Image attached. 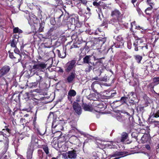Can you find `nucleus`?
I'll return each mask as SVG.
<instances>
[{
	"mask_svg": "<svg viewBox=\"0 0 159 159\" xmlns=\"http://www.w3.org/2000/svg\"><path fill=\"white\" fill-rule=\"evenodd\" d=\"M47 64L43 62H35L33 65H29V70L33 74H36V82L37 84H40L43 80V77L39 75L38 73L40 72H44V69L46 68Z\"/></svg>",
	"mask_w": 159,
	"mask_h": 159,
	"instance_id": "obj_1",
	"label": "nucleus"
},
{
	"mask_svg": "<svg viewBox=\"0 0 159 159\" xmlns=\"http://www.w3.org/2000/svg\"><path fill=\"white\" fill-rule=\"evenodd\" d=\"M116 119L118 120L123 123L127 126H130L133 124V118L131 117L128 113H127L124 115L120 114L116 116Z\"/></svg>",
	"mask_w": 159,
	"mask_h": 159,
	"instance_id": "obj_2",
	"label": "nucleus"
},
{
	"mask_svg": "<svg viewBox=\"0 0 159 159\" xmlns=\"http://www.w3.org/2000/svg\"><path fill=\"white\" fill-rule=\"evenodd\" d=\"M106 37L102 38L99 37L98 38H95L93 41L91 42V43H93V45L95 48H93L94 49H102L101 48L102 45H103L106 41Z\"/></svg>",
	"mask_w": 159,
	"mask_h": 159,
	"instance_id": "obj_3",
	"label": "nucleus"
},
{
	"mask_svg": "<svg viewBox=\"0 0 159 159\" xmlns=\"http://www.w3.org/2000/svg\"><path fill=\"white\" fill-rule=\"evenodd\" d=\"M38 139L37 136L33 134L31 137V142L29 144L28 148L34 150L38 148Z\"/></svg>",
	"mask_w": 159,
	"mask_h": 159,
	"instance_id": "obj_4",
	"label": "nucleus"
},
{
	"mask_svg": "<svg viewBox=\"0 0 159 159\" xmlns=\"http://www.w3.org/2000/svg\"><path fill=\"white\" fill-rule=\"evenodd\" d=\"M143 43V41L141 39H138L136 40L134 42L133 45L134 47V50L135 51H138V48L140 47L143 49L144 48H145L146 49H148V47L147 45H146L145 46H141L140 44Z\"/></svg>",
	"mask_w": 159,
	"mask_h": 159,
	"instance_id": "obj_5",
	"label": "nucleus"
},
{
	"mask_svg": "<svg viewBox=\"0 0 159 159\" xmlns=\"http://www.w3.org/2000/svg\"><path fill=\"white\" fill-rule=\"evenodd\" d=\"M76 62V60H73L68 62L66 64V68L65 69V71L67 72H70L75 67Z\"/></svg>",
	"mask_w": 159,
	"mask_h": 159,
	"instance_id": "obj_6",
	"label": "nucleus"
},
{
	"mask_svg": "<svg viewBox=\"0 0 159 159\" xmlns=\"http://www.w3.org/2000/svg\"><path fill=\"white\" fill-rule=\"evenodd\" d=\"M122 22V19H117L116 18H113L110 21V24L114 25L116 28H119L120 27V23Z\"/></svg>",
	"mask_w": 159,
	"mask_h": 159,
	"instance_id": "obj_7",
	"label": "nucleus"
},
{
	"mask_svg": "<svg viewBox=\"0 0 159 159\" xmlns=\"http://www.w3.org/2000/svg\"><path fill=\"white\" fill-rule=\"evenodd\" d=\"M10 67L8 66H3L0 70V78L7 74L10 71Z\"/></svg>",
	"mask_w": 159,
	"mask_h": 159,
	"instance_id": "obj_8",
	"label": "nucleus"
},
{
	"mask_svg": "<svg viewBox=\"0 0 159 159\" xmlns=\"http://www.w3.org/2000/svg\"><path fill=\"white\" fill-rule=\"evenodd\" d=\"M73 107L75 112L78 115H80L81 113V108L80 105L77 102L73 103Z\"/></svg>",
	"mask_w": 159,
	"mask_h": 159,
	"instance_id": "obj_9",
	"label": "nucleus"
},
{
	"mask_svg": "<svg viewBox=\"0 0 159 159\" xmlns=\"http://www.w3.org/2000/svg\"><path fill=\"white\" fill-rule=\"evenodd\" d=\"M111 16L113 18L122 19V14L120 11L117 9H115L112 11L111 13Z\"/></svg>",
	"mask_w": 159,
	"mask_h": 159,
	"instance_id": "obj_10",
	"label": "nucleus"
},
{
	"mask_svg": "<svg viewBox=\"0 0 159 159\" xmlns=\"http://www.w3.org/2000/svg\"><path fill=\"white\" fill-rule=\"evenodd\" d=\"M69 140L71 143L77 145L78 146H80V141L77 137L75 136H72L70 138Z\"/></svg>",
	"mask_w": 159,
	"mask_h": 159,
	"instance_id": "obj_11",
	"label": "nucleus"
},
{
	"mask_svg": "<svg viewBox=\"0 0 159 159\" xmlns=\"http://www.w3.org/2000/svg\"><path fill=\"white\" fill-rule=\"evenodd\" d=\"M56 52L57 53V55L59 57L62 58H65L66 56V48H63L62 51L61 52L59 50L57 49L56 50Z\"/></svg>",
	"mask_w": 159,
	"mask_h": 159,
	"instance_id": "obj_12",
	"label": "nucleus"
},
{
	"mask_svg": "<svg viewBox=\"0 0 159 159\" xmlns=\"http://www.w3.org/2000/svg\"><path fill=\"white\" fill-rule=\"evenodd\" d=\"M75 76L76 74L75 72H71L68 76L66 81L69 83H71L75 78Z\"/></svg>",
	"mask_w": 159,
	"mask_h": 159,
	"instance_id": "obj_13",
	"label": "nucleus"
},
{
	"mask_svg": "<svg viewBox=\"0 0 159 159\" xmlns=\"http://www.w3.org/2000/svg\"><path fill=\"white\" fill-rule=\"evenodd\" d=\"M67 153L68 157L70 159H75L76 158L77 155L75 151L73 150L69 151Z\"/></svg>",
	"mask_w": 159,
	"mask_h": 159,
	"instance_id": "obj_14",
	"label": "nucleus"
},
{
	"mask_svg": "<svg viewBox=\"0 0 159 159\" xmlns=\"http://www.w3.org/2000/svg\"><path fill=\"white\" fill-rule=\"evenodd\" d=\"M14 52L15 53L16 57H17L18 58V61L17 62H20L21 60L22 56H24V55L20 54V52L19 49L16 48H15L14 50Z\"/></svg>",
	"mask_w": 159,
	"mask_h": 159,
	"instance_id": "obj_15",
	"label": "nucleus"
},
{
	"mask_svg": "<svg viewBox=\"0 0 159 159\" xmlns=\"http://www.w3.org/2000/svg\"><path fill=\"white\" fill-rule=\"evenodd\" d=\"M34 150L28 148L27 152V159H31Z\"/></svg>",
	"mask_w": 159,
	"mask_h": 159,
	"instance_id": "obj_16",
	"label": "nucleus"
},
{
	"mask_svg": "<svg viewBox=\"0 0 159 159\" xmlns=\"http://www.w3.org/2000/svg\"><path fill=\"white\" fill-rule=\"evenodd\" d=\"M150 7H148L145 10V12L146 14L150 15L151 13V11L152 9L153 8V7L154 6V4L153 3H151V5H149Z\"/></svg>",
	"mask_w": 159,
	"mask_h": 159,
	"instance_id": "obj_17",
	"label": "nucleus"
},
{
	"mask_svg": "<svg viewBox=\"0 0 159 159\" xmlns=\"http://www.w3.org/2000/svg\"><path fill=\"white\" fill-rule=\"evenodd\" d=\"M91 56L90 55L86 56L83 58V62L84 63H87L88 64H90V59Z\"/></svg>",
	"mask_w": 159,
	"mask_h": 159,
	"instance_id": "obj_18",
	"label": "nucleus"
},
{
	"mask_svg": "<svg viewBox=\"0 0 159 159\" xmlns=\"http://www.w3.org/2000/svg\"><path fill=\"white\" fill-rule=\"evenodd\" d=\"M70 125L71 126L72 130L75 131L77 130L76 126L77 125V122L75 121H72L70 122Z\"/></svg>",
	"mask_w": 159,
	"mask_h": 159,
	"instance_id": "obj_19",
	"label": "nucleus"
},
{
	"mask_svg": "<svg viewBox=\"0 0 159 159\" xmlns=\"http://www.w3.org/2000/svg\"><path fill=\"white\" fill-rule=\"evenodd\" d=\"M128 137V134L125 132H123L121 134V141L124 142Z\"/></svg>",
	"mask_w": 159,
	"mask_h": 159,
	"instance_id": "obj_20",
	"label": "nucleus"
},
{
	"mask_svg": "<svg viewBox=\"0 0 159 159\" xmlns=\"http://www.w3.org/2000/svg\"><path fill=\"white\" fill-rule=\"evenodd\" d=\"M128 96L129 97V98L131 99V101H134L136 97V96L134 93L131 92L129 93Z\"/></svg>",
	"mask_w": 159,
	"mask_h": 159,
	"instance_id": "obj_21",
	"label": "nucleus"
},
{
	"mask_svg": "<svg viewBox=\"0 0 159 159\" xmlns=\"http://www.w3.org/2000/svg\"><path fill=\"white\" fill-rule=\"evenodd\" d=\"M86 67L85 69V71L86 72H89L93 69V66H91L90 64H88L85 65Z\"/></svg>",
	"mask_w": 159,
	"mask_h": 159,
	"instance_id": "obj_22",
	"label": "nucleus"
},
{
	"mask_svg": "<svg viewBox=\"0 0 159 159\" xmlns=\"http://www.w3.org/2000/svg\"><path fill=\"white\" fill-rule=\"evenodd\" d=\"M58 121L54 120L52 123V128H55L56 127H57L61 126L60 125H58Z\"/></svg>",
	"mask_w": 159,
	"mask_h": 159,
	"instance_id": "obj_23",
	"label": "nucleus"
},
{
	"mask_svg": "<svg viewBox=\"0 0 159 159\" xmlns=\"http://www.w3.org/2000/svg\"><path fill=\"white\" fill-rule=\"evenodd\" d=\"M37 20V18L36 16H30V20H29V23L32 24L35 23L36 21Z\"/></svg>",
	"mask_w": 159,
	"mask_h": 159,
	"instance_id": "obj_24",
	"label": "nucleus"
},
{
	"mask_svg": "<svg viewBox=\"0 0 159 159\" xmlns=\"http://www.w3.org/2000/svg\"><path fill=\"white\" fill-rule=\"evenodd\" d=\"M52 144L53 147L55 148H60V146H59V143L57 140L53 141L52 143Z\"/></svg>",
	"mask_w": 159,
	"mask_h": 159,
	"instance_id": "obj_25",
	"label": "nucleus"
},
{
	"mask_svg": "<svg viewBox=\"0 0 159 159\" xmlns=\"http://www.w3.org/2000/svg\"><path fill=\"white\" fill-rule=\"evenodd\" d=\"M42 148H43L46 154L48 155L49 153V149L47 145H42Z\"/></svg>",
	"mask_w": 159,
	"mask_h": 159,
	"instance_id": "obj_26",
	"label": "nucleus"
},
{
	"mask_svg": "<svg viewBox=\"0 0 159 159\" xmlns=\"http://www.w3.org/2000/svg\"><path fill=\"white\" fill-rule=\"evenodd\" d=\"M116 39L118 41H119L120 43V45L122 46L124 44V42L123 39L121 36H119L117 37Z\"/></svg>",
	"mask_w": 159,
	"mask_h": 159,
	"instance_id": "obj_27",
	"label": "nucleus"
},
{
	"mask_svg": "<svg viewBox=\"0 0 159 159\" xmlns=\"http://www.w3.org/2000/svg\"><path fill=\"white\" fill-rule=\"evenodd\" d=\"M135 60L137 62L139 63L142 59V57L139 55H136L134 56Z\"/></svg>",
	"mask_w": 159,
	"mask_h": 159,
	"instance_id": "obj_28",
	"label": "nucleus"
},
{
	"mask_svg": "<svg viewBox=\"0 0 159 159\" xmlns=\"http://www.w3.org/2000/svg\"><path fill=\"white\" fill-rule=\"evenodd\" d=\"M128 99V97H122L120 100L118 101V102H120L122 104H123L124 103H126V102L127 99Z\"/></svg>",
	"mask_w": 159,
	"mask_h": 159,
	"instance_id": "obj_29",
	"label": "nucleus"
},
{
	"mask_svg": "<svg viewBox=\"0 0 159 159\" xmlns=\"http://www.w3.org/2000/svg\"><path fill=\"white\" fill-rule=\"evenodd\" d=\"M37 83L34 82L29 83L28 86L30 88H35L37 87Z\"/></svg>",
	"mask_w": 159,
	"mask_h": 159,
	"instance_id": "obj_30",
	"label": "nucleus"
},
{
	"mask_svg": "<svg viewBox=\"0 0 159 159\" xmlns=\"http://www.w3.org/2000/svg\"><path fill=\"white\" fill-rule=\"evenodd\" d=\"M68 94L69 95L74 97L76 95V92L74 90L71 89L69 91Z\"/></svg>",
	"mask_w": 159,
	"mask_h": 159,
	"instance_id": "obj_31",
	"label": "nucleus"
},
{
	"mask_svg": "<svg viewBox=\"0 0 159 159\" xmlns=\"http://www.w3.org/2000/svg\"><path fill=\"white\" fill-rule=\"evenodd\" d=\"M116 143L114 142H111L110 144H107V146L109 147L110 148H115L116 146L115 145Z\"/></svg>",
	"mask_w": 159,
	"mask_h": 159,
	"instance_id": "obj_32",
	"label": "nucleus"
},
{
	"mask_svg": "<svg viewBox=\"0 0 159 159\" xmlns=\"http://www.w3.org/2000/svg\"><path fill=\"white\" fill-rule=\"evenodd\" d=\"M76 1L77 2L78 4H80L82 3L85 5L87 2V1L86 0H76Z\"/></svg>",
	"mask_w": 159,
	"mask_h": 159,
	"instance_id": "obj_33",
	"label": "nucleus"
},
{
	"mask_svg": "<svg viewBox=\"0 0 159 159\" xmlns=\"http://www.w3.org/2000/svg\"><path fill=\"white\" fill-rule=\"evenodd\" d=\"M155 118L153 115L151 116H150L148 119V121L149 123H155V120H154L153 118Z\"/></svg>",
	"mask_w": 159,
	"mask_h": 159,
	"instance_id": "obj_34",
	"label": "nucleus"
},
{
	"mask_svg": "<svg viewBox=\"0 0 159 159\" xmlns=\"http://www.w3.org/2000/svg\"><path fill=\"white\" fill-rule=\"evenodd\" d=\"M83 108L85 111H90L91 110V107L89 105L84 104L83 106Z\"/></svg>",
	"mask_w": 159,
	"mask_h": 159,
	"instance_id": "obj_35",
	"label": "nucleus"
},
{
	"mask_svg": "<svg viewBox=\"0 0 159 159\" xmlns=\"http://www.w3.org/2000/svg\"><path fill=\"white\" fill-rule=\"evenodd\" d=\"M22 32V31L19 29V28L17 27H15L13 29V33H21Z\"/></svg>",
	"mask_w": 159,
	"mask_h": 159,
	"instance_id": "obj_36",
	"label": "nucleus"
},
{
	"mask_svg": "<svg viewBox=\"0 0 159 159\" xmlns=\"http://www.w3.org/2000/svg\"><path fill=\"white\" fill-rule=\"evenodd\" d=\"M107 106L105 104H104L102 103H101L98 104V107L100 109L104 108L105 109L106 107Z\"/></svg>",
	"mask_w": 159,
	"mask_h": 159,
	"instance_id": "obj_37",
	"label": "nucleus"
},
{
	"mask_svg": "<svg viewBox=\"0 0 159 159\" xmlns=\"http://www.w3.org/2000/svg\"><path fill=\"white\" fill-rule=\"evenodd\" d=\"M8 53L9 54V56L11 58L15 59L17 58V57H16V56H15V54L14 55L13 52H11L10 51H9Z\"/></svg>",
	"mask_w": 159,
	"mask_h": 159,
	"instance_id": "obj_38",
	"label": "nucleus"
},
{
	"mask_svg": "<svg viewBox=\"0 0 159 159\" xmlns=\"http://www.w3.org/2000/svg\"><path fill=\"white\" fill-rule=\"evenodd\" d=\"M16 41H15V39H13L11 43V46L12 47L15 48L16 47Z\"/></svg>",
	"mask_w": 159,
	"mask_h": 159,
	"instance_id": "obj_39",
	"label": "nucleus"
},
{
	"mask_svg": "<svg viewBox=\"0 0 159 159\" xmlns=\"http://www.w3.org/2000/svg\"><path fill=\"white\" fill-rule=\"evenodd\" d=\"M58 13H59V14H60V15L58 17L56 18V19H57V20L58 21H60V19L61 18V17L63 16V12L62 11H59L58 12Z\"/></svg>",
	"mask_w": 159,
	"mask_h": 159,
	"instance_id": "obj_40",
	"label": "nucleus"
},
{
	"mask_svg": "<svg viewBox=\"0 0 159 159\" xmlns=\"http://www.w3.org/2000/svg\"><path fill=\"white\" fill-rule=\"evenodd\" d=\"M44 28V25L42 23H40L39 24V28L38 31L39 32H41L43 30V28Z\"/></svg>",
	"mask_w": 159,
	"mask_h": 159,
	"instance_id": "obj_41",
	"label": "nucleus"
},
{
	"mask_svg": "<svg viewBox=\"0 0 159 159\" xmlns=\"http://www.w3.org/2000/svg\"><path fill=\"white\" fill-rule=\"evenodd\" d=\"M38 154L39 157L41 158L42 159L43 157V152L41 150H39L38 151Z\"/></svg>",
	"mask_w": 159,
	"mask_h": 159,
	"instance_id": "obj_42",
	"label": "nucleus"
},
{
	"mask_svg": "<svg viewBox=\"0 0 159 159\" xmlns=\"http://www.w3.org/2000/svg\"><path fill=\"white\" fill-rule=\"evenodd\" d=\"M119 5L121 8L123 9H126L127 8V5H126L125 3L121 4L120 3H119Z\"/></svg>",
	"mask_w": 159,
	"mask_h": 159,
	"instance_id": "obj_43",
	"label": "nucleus"
},
{
	"mask_svg": "<svg viewBox=\"0 0 159 159\" xmlns=\"http://www.w3.org/2000/svg\"><path fill=\"white\" fill-rule=\"evenodd\" d=\"M153 80L154 83L159 84V77H155L153 78Z\"/></svg>",
	"mask_w": 159,
	"mask_h": 159,
	"instance_id": "obj_44",
	"label": "nucleus"
},
{
	"mask_svg": "<svg viewBox=\"0 0 159 159\" xmlns=\"http://www.w3.org/2000/svg\"><path fill=\"white\" fill-rule=\"evenodd\" d=\"M98 63H99V62L97 61L95 63L94 62H91V63H90V65H92L95 68H97V66L99 65V64H98Z\"/></svg>",
	"mask_w": 159,
	"mask_h": 159,
	"instance_id": "obj_45",
	"label": "nucleus"
},
{
	"mask_svg": "<svg viewBox=\"0 0 159 159\" xmlns=\"http://www.w3.org/2000/svg\"><path fill=\"white\" fill-rule=\"evenodd\" d=\"M56 3L55 6H58L60 5L61 4L62 1L61 0H55Z\"/></svg>",
	"mask_w": 159,
	"mask_h": 159,
	"instance_id": "obj_46",
	"label": "nucleus"
},
{
	"mask_svg": "<svg viewBox=\"0 0 159 159\" xmlns=\"http://www.w3.org/2000/svg\"><path fill=\"white\" fill-rule=\"evenodd\" d=\"M152 115L153 116H154V117L155 118H158L159 117V110H158L156 113H153Z\"/></svg>",
	"mask_w": 159,
	"mask_h": 159,
	"instance_id": "obj_47",
	"label": "nucleus"
},
{
	"mask_svg": "<svg viewBox=\"0 0 159 159\" xmlns=\"http://www.w3.org/2000/svg\"><path fill=\"white\" fill-rule=\"evenodd\" d=\"M90 159H99L98 157L97 156L96 154L95 153L91 157Z\"/></svg>",
	"mask_w": 159,
	"mask_h": 159,
	"instance_id": "obj_48",
	"label": "nucleus"
},
{
	"mask_svg": "<svg viewBox=\"0 0 159 159\" xmlns=\"http://www.w3.org/2000/svg\"><path fill=\"white\" fill-rule=\"evenodd\" d=\"M136 29L139 30L142 29L143 30H146V29H144L142 27H140L139 26H136Z\"/></svg>",
	"mask_w": 159,
	"mask_h": 159,
	"instance_id": "obj_49",
	"label": "nucleus"
},
{
	"mask_svg": "<svg viewBox=\"0 0 159 159\" xmlns=\"http://www.w3.org/2000/svg\"><path fill=\"white\" fill-rule=\"evenodd\" d=\"M3 159H11V158L9 155H7L5 154L3 156Z\"/></svg>",
	"mask_w": 159,
	"mask_h": 159,
	"instance_id": "obj_50",
	"label": "nucleus"
},
{
	"mask_svg": "<svg viewBox=\"0 0 159 159\" xmlns=\"http://www.w3.org/2000/svg\"><path fill=\"white\" fill-rule=\"evenodd\" d=\"M2 133L0 132V141L2 142L3 141V140L4 139V136L2 134Z\"/></svg>",
	"mask_w": 159,
	"mask_h": 159,
	"instance_id": "obj_51",
	"label": "nucleus"
},
{
	"mask_svg": "<svg viewBox=\"0 0 159 159\" xmlns=\"http://www.w3.org/2000/svg\"><path fill=\"white\" fill-rule=\"evenodd\" d=\"M53 29L51 28L48 31V34L49 35H52V32L53 31Z\"/></svg>",
	"mask_w": 159,
	"mask_h": 159,
	"instance_id": "obj_52",
	"label": "nucleus"
},
{
	"mask_svg": "<svg viewBox=\"0 0 159 159\" xmlns=\"http://www.w3.org/2000/svg\"><path fill=\"white\" fill-rule=\"evenodd\" d=\"M115 1L118 4L119 3H120L121 4L124 3L123 1V0H116Z\"/></svg>",
	"mask_w": 159,
	"mask_h": 159,
	"instance_id": "obj_53",
	"label": "nucleus"
},
{
	"mask_svg": "<svg viewBox=\"0 0 159 159\" xmlns=\"http://www.w3.org/2000/svg\"><path fill=\"white\" fill-rule=\"evenodd\" d=\"M116 94V92H114L113 93H111V95L109 96L110 98L113 97Z\"/></svg>",
	"mask_w": 159,
	"mask_h": 159,
	"instance_id": "obj_54",
	"label": "nucleus"
},
{
	"mask_svg": "<svg viewBox=\"0 0 159 159\" xmlns=\"http://www.w3.org/2000/svg\"><path fill=\"white\" fill-rule=\"evenodd\" d=\"M93 4L94 6H98L99 5V4L98 2H93Z\"/></svg>",
	"mask_w": 159,
	"mask_h": 159,
	"instance_id": "obj_55",
	"label": "nucleus"
},
{
	"mask_svg": "<svg viewBox=\"0 0 159 159\" xmlns=\"http://www.w3.org/2000/svg\"><path fill=\"white\" fill-rule=\"evenodd\" d=\"M98 14L99 18L101 20V15L102 16V13L101 12V11H100V12L98 13Z\"/></svg>",
	"mask_w": 159,
	"mask_h": 159,
	"instance_id": "obj_56",
	"label": "nucleus"
},
{
	"mask_svg": "<svg viewBox=\"0 0 159 159\" xmlns=\"http://www.w3.org/2000/svg\"><path fill=\"white\" fill-rule=\"evenodd\" d=\"M72 96H71L70 95H69L68 94V99L70 101H71V102H72L71 101V99H72Z\"/></svg>",
	"mask_w": 159,
	"mask_h": 159,
	"instance_id": "obj_57",
	"label": "nucleus"
},
{
	"mask_svg": "<svg viewBox=\"0 0 159 159\" xmlns=\"http://www.w3.org/2000/svg\"><path fill=\"white\" fill-rule=\"evenodd\" d=\"M135 21H133L131 23V29L133 28V25H135Z\"/></svg>",
	"mask_w": 159,
	"mask_h": 159,
	"instance_id": "obj_58",
	"label": "nucleus"
},
{
	"mask_svg": "<svg viewBox=\"0 0 159 159\" xmlns=\"http://www.w3.org/2000/svg\"><path fill=\"white\" fill-rule=\"evenodd\" d=\"M101 59L102 58H100V59H98V61H97L98 62H99V63H98L99 65H100L102 63V61Z\"/></svg>",
	"mask_w": 159,
	"mask_h": 159,
	"instance_id": "obj_59",
	"label": "nucleus"
},
{
	"mask_svg": "<svg viewBox=\"0 0 159 159\" xmlns=\"http://www.w3.org/2000/svg\"><path fill=\"white\" fill-rule=\"evenodd\" d=\"M145 148L148 149V150H150V146L149 145H147L145 146Z\"/></svg>",
	"mask_w": 159,
	"mask_h": 159,
	"instance_id": "obj_60",
	"label": "nucleus"
},
{
	"mask_svg": "<svg viewBox=\"0 0 159 159\" xmlns=\"http://www.w3.org/2000/svg\"><path fill=\"white\" fill-rule=\"evenodd\" d=\"M63 156L64 157V158L65 159H68V156H66V154H64L63 155Z\"/></svg>",
	"mask_w": 159,
	"mask_h": 159,
	"instance_id": "obj_61",
	"label": "nucleus"
},
{
	"mask_svg": "<svg viewBox=\"0 0 159 159\" xmlns=\"http://www.w3.org/2000/svg\"><path fill=\"white\" fill-rule=\"evenodd\" d=\"M147 2L149 4V5H151V3H153L151 2V0H147Z\"/></svg>",
	"mask_w": 159,
	"mask_h": 159,
	"instance_id": "obj_62",
	"label": "nucleus"
},
{
	"mask_svg": "<svg viewBox=\"0 0 159 159\" xmlns=\"http://www.w3.org/2000/svg\"><path fill=\"white\" fill-rule=\"evenodd\" d=\"M131 136L133 137H134V138H135L136 137V136L135 135L134 133H132L131 134Z\"/></svg>",
	"mask_w": 159,
	"mask_h": 159,
	"instance_id": "obj_63",
	"label": "nucleus"
},
{
	"mask_svg": "<svg viewBox=\"0 0 159 159\" xmlns=\"http://www.w3.org/2000/svg\"><path fill=\"white\" fill-rule=\"evenodd\" d=\"M98 30L99 32H97V30H96V31L95 32V33H94V34H99V33L100 32V31H99V29H98Z\"/></svg>",
	"mask_w": 159,
	"mask_h": 159,
	"instance_id": "obj_64",
	"label": "nucleus"
}]
</instances>
